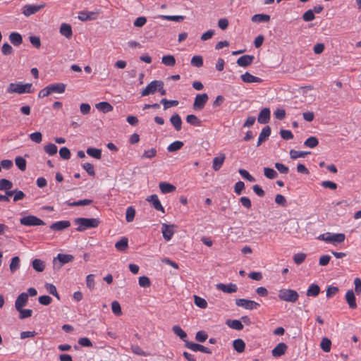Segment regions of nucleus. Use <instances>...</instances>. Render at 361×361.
Wrapping results in <instances>:
<instances>
[{"instance_id":"1","label":"nucleus","mask_w":361,"mask_h":361,"mask_svg":"<svg viewBox=\"0 0 361 361\" xmlns=\"http://www.w3.org/2000/svg\"><path fill=\"white\" fill-rule=\"evenodd\" d=\"M75 224L78 226L76 230L79 232L84 231L89 228H97L99 224V220L95 218H77Z\"/></svg>"},{"instance_id":"2","label":"nucleus","mask_w":361,"mask_h":361,"mask_svg":"<svg viewBox=\"0 0 361 361\" xmlns=\"http://www.w3.org/2000/svg\"><path fill=\"white\" fill-rule=\"evenodd\" d=\"M32 92L31 83L24 84L22 82L10 83L6 89V92L8 94L17 93L22 94L25 93H32Z\"/></svg>"},{"instance_id":"3","label":"nucleus","mask_w":361,"mask_h":361,"mask_svg":"<svg viewBox=\"0 0 361 361\" xmlns=\"http://www.w3.org/2000/svg\"><path fill=\"white\" fill-rule=\"evenodd\" d=\"M279 298L281 300L292 302H295L299 298L298 293L293 289L282 288L279 291Z\"/></svg>"},{"instance_id":"4","label":"nucleus","mask_w":361,"mask_h":361,"mask_svg":"<svg viewBox=\"0 0 361 361\" xmlns=\"http://www.w3.org/2000/svg\"><path fill=\"white\" fill-rule=\"evenodd\" d=\"M20 223L22 225L27 226H42L45 224V223L42 219L32 215H29L21 218L20 219Z\"/></svg>"},{"instance_id":"5","label":"nucleus","mask_w":361,"mask_h":361,"mask_svg":"<svg viewBox=\"0 0 361 361\" xmlns=\"http://www.w3.org/2000/svg\"><path fill=\"white\" fill-rule=\"evenodd\" d=\"M209 97L206 93L197 94L193 103L194 109L202 110L204 107Z\"/></svg>"},{"instance_id":"6","label":"nucleus","mask_w":361,"mask_h":361,"mask_svg":"<svg viewBox=\"0 0 361 361\" xmlns=\"http://www.w3.org/2000/svg\"><path fill=\"white\" fill-rule=\"evenodd\" d=\"M99 14V11H81L78 13V19L82 22L96 20Z\"/></svg>"},{"instance_id":"7","label":"nucleus","mask_w":361,"mask_h":361,"mask_svg":"<svg viewBox=\"0 0 361 361\" xmlns=\"http://www.w3.org/2000/svg\"><path fill=\"white\" fill-rule=\"evenodd\" d=\"M235 304L237 306L242 307L246 310H255L259 306V305L257 302L253 300L243 298L237 299L235 300Z\"/></svg>"},{"instance_id":"8","label":"nucleus","mask_w":361,"mask_h":361,"mask_svg":"<svg viewBox=\"0 0 361 361\" xmlns=\"http://www.w3.org/2000/svg\"><path fill=\"white\" fill-rule=\"evenodd\" d=\"M185 347L194 352L200 351L207 354L212 353V351L209 348L190 341L186 342Z\"/></svg>"},{"instance_id":"9","label":"nucleus","mask_w":361,"mask_h":361,"mask_svg":"<svg viewBox=\"0 0 361 361\" xmlns=\"http://www.w3.org/2000/svg\"><path fill=\"white\" fill-rule=\"evenodd\" d=\"M44 7V4L41 5H31V4H26L23 8V13L28 17L32 14L36 13L38 12L40 9Z\"/></svg>"},{"instance_id":"10","label":"nucleus","mask_w":361,"mask_h":361,"mask_svg":"<svg viewBox=\"0 0 361 361\" xmlns=\"http://www.w3.org/2000/svg\"><path fill=\"white\" fill-rule=\"evenodd\" d=\"M160 81L161 80H153L149 83L148 85L141 92V96L145 97L149 94H154L156 91H157Z\"/></svg>"},{"instance_id":"11","label":"nucleus","mask_w":361,"mask_h":361,"mask_svg":"<svg viewBox=\"0 0 361 361\" xmlns=\"http://www.w3.org/2000/svg\"><path fill=\"white\" fill-rule=\"evenodd\" d=\"M216 289L226 293H233L238 290L236 284L230 283L228 284L217 283L216 285Z\"/></svg>"},{"instance_id":"12","label":"nucleus","mask_w":361,"mask_h":361,"mask_svg":"<svg viewBox=\"0 0 361 361\" xmlns=\"http://www.w3.org/2000/svg\"><path fill=\"white\" fill-rule=\"evenodd\" d=\"M288 345L285 343H279L272 349V356L276 358L280 357L286 353Z\"/></svg>"},{"instance_id":"13","label":"nucleus","mask_w":361,"mask_h":361,"mask_svg":"<svg viewBox=\"0 0 361 361\" xmlns=\"http://www.w3.org/2000/svg\"><path fill=\"white\" fill-rule=\"evenodd\" d=\"M74 257L71 255L68 254H58V255L54 258L53 263L54 267H55L56 265V262L59 261L60 262L59 267H61L62 264L68 263L70 262H72L73 260Z\"/></svg>"},{"instance_id":"14","label":"nucleus","mask_w":361,"mask_h":361,"mask_svg":"<svg viewBox=\"0 0 361 361\" xmlns=\"http://www.w3.org/2000/svg\"><path fill=\"white\" fill-rule=\"evenodd\" d=\"M174 225H168L166 224H162L161 225V233L163 234L164 238L169 241L171 239L172 236L174 234L173 230Z\"/></svg>"},{"instance_id":"15","label":"nucleus","mask_w":361,"mask_h":361,"mask_svg":"<svg viewBox=\"0 0 361 361\" xmlns=\"http://www.w3.org/2000/svg\"><path fill=\"white\" fill-rule=\"evenodd\" d=\"M28 300V294L26 293H20L16 298L15 302V307L17 310H20L27 303Z\"/></svg>"},{"instance_id":"16","label":"nucleus","mask_w":361,"mask_h":361,"mask_svg":"<svg viewBox=\"0 0 361 361\" xmlns=\"http://www.w3.org/2000/svg\"><path fill=\"white\" fill-rule=\"evenodd\" d=\"M146 200L148 201L149 202H150L152 204L153 207L156 210L160 211V212H162L163 213H164V209L162 207V205L158 198V196L157 195H152L147 197Z\"/></svg>"},{"instance_id":"17","label":"nucleus","mask_w":361,"mask_h":361,"mask_svg":"<svg viewBox=\"0 0 361 361\" xmlns=\"http://www.w3.org/2000/svg\"><path fill=\"white\" fill-rule=\"evenodd\" d=\"M255 56L252 55H243L237 59V64L240 67H247L254 61Z\"/></svg>"},{"instance_id":"18","label":"nucleus","mask_w":361,"mask_h":361,"mask_svg":"<svg viewBox=\"0 0 361 361\" xmlns=\"http://www.w3.org/2000/svg\"><path fill=\"white\" fill-rule=\"evenodd\" d=\"M345 298L350 309H355L357 307L356 298L353 290H348L345 293Z\"/></svg>"},{"instance_id":"19","label":"nucleus","mask_w":361,"mask_h":361,"mask_svg":"<svg viewBox=\"0 0 361 361\" xmlns=\"http://www.w3.org/2000/svg\"><path fill=\"white\" fill-rule=\"evenodd\" d=\"M270 114L271 112L269 108L263 109L258 115L257 121L262 124L267 123L269 121Z\"/></svg>"},{"instance_id":"20","label":"nucleus","mask_w":361,"mask_h":361,"mask_svg":"<svg viewBox=\"0 0 361 361\" xmlns=\"http://www.w3.org/2000/svg\"><path fill=\"white\" fill-rule=\"evenodd\" d=\"M70 226L71 223L69 221H59L55 223H53L50 226V228L54 231H59L68 228Z\"/></svg>"},{"instance_id":"21","label":"nucleus","mask_w":361,"mask_h":361,"mask_svg":"<svg viewBox=\"0 0 361 361\" xmlns=\"http://www.w3.org/2000/svg\"><path fill=\"white\" fill-rule=\"evenodd\" d=\"M51 93H63L66 90V85L64 83H52L48 85Z\"/></svg>"},{"instance_id":"22","label":"nucleus","mask_w":361,"mask_h":361,"mask_svg":"<svg viewBox=\"0 0 361 361\" xmlns=\"http://www.w3.org/2000/svg\"><path fill=\"white\" fill-rule=\"evenodd\" d=\"M225 159L226 156L224 154H221L220 156L214 158L212 161V168L215 171H219L221 168Z\"/></svg>"},{"instance_id":"23","label":"nucleus","mask_w":361,"mask_h":361,"mask_svg":"<svg viewBox=\"0 0 361 361\" xmlns=\"http://www.w3.org/2000/svg\"><path fill=\"white\" fill-rule=\"evenodd\" d=\"M159 187L161 192L164 194L173 192L176 189L173 185L166 182H160Z\"/></svg>"},{"instance_id":"24","label":"nucleus","mask_w":361,"mask_h":361,"mask_svg":"<svg viewBox=\"0 0 361 361\" xmlns=\"http://www.w3.org/2000/svg\"><path fill=\"white\" fill-rule=\"evenodd\" d=\"M240 78L244 82L247 83L260 82L262 81L259 78L254 76L248 72L241 75Z\"/></svg>"},{"instance_id":"25","label":"nucleus","mask_w":361,"mask_h":361,"mask_svg":"<svg viewBox=\"0 0 361 361\" xmlns=\"http://www.w3.org/2000/svg\"><path fill=\"white\" fill-rule=\"evenodd\" d=\"M271 134V128L269 126H265L260 133L258 138L257 146H259L262 142L266 140Z\"/></svg>"},{"instance_id":"26","label":"nucleus","mask_w":361,"mask_h":361,"mask_svg":"<svg viewBox=\"0 0 361 361\" xmlns=\"http://www.w3.org/2000/svg\"><path fill=\"white\" fill-rule=\"evenodd\" d=\"M173 332L178 336L183 341L185 342V344L186 342H188L187 341V334L180 328L178 325H175L172 327Z\"/></svg>"},{"instance_id":"27","label":"nucleus","mask_w":361,"mask_h":361,"mask_svg":"<svg viewBox=\"0 0 361 361\" xmlns=\"http://www.w3.org/2000/svg\"><path fill=\"white\" fill-rule=\"evenodd\" d=\"M115 247L118 251L125 252L128 247V239L126 237H123L116 243Z\"/></svg>"},{"instance_id":"28","label":"nucleus","mask_w":361,"mask_h":361,"mask_svg":"<svg viewBox=\"0 0 361 361\" xmlns=\"http://www.w3.org/2000/svg\"><path fill=\"white\" fill-rule=\"evenodd\" d=\"M60 33L68 39L71 38L73 35L71 26L66 23L61 24L60 27Z\"/></svg>"},{"instance_id":"29","label":"nucleus","mask_w":361,"mask_h":361,"mask_svg":"<svg viewBox=\"0 0 361 361\" xmlns=\"http://www.w3.org/2000/svg\"><path fill=\"white\" fill-rule=\"evenodd\" d=\"M170 122L177 131H179L181 129L182 120L178 114H174L170 118Z\"/></svg>"},{"instance_id":"30","label":"nucleus","mask_w":361,"mask_h":361,"mask_svg":"<svg viewBox=\"0 0 361 361\" xmlns=\"http://www.w3.org/2000/svg\"><path fill=\"white\" fill-rule=\"evenodd\" d=\"M9 40L14 46H19L23 42V38L18 32H11L9 35Z\"/></svg>"},{"instance_id":"31","label":"nucleus","mask_w":361,"mask_h":361,"mask_svg":"<svg viewBox=\"0 0 361 361\" xmlns=\"http://www.w3.org/2000/svg\"><path fill=\"white\" fill-rule=\"evenodd\" d=\"M320 293V288L316 283H312L307 290V295L308 297H316Z\"/></svg>"},{"instance_id":"32","label":"nucleus","mask_w":361,"mask_h":361,"mask_svg":"<svg viewBox=\"0 0 361 361\" xmlns=\"http://www.w3.org/2000/svg\"><path fill=\"white\" fill-rule=\"evenodd\" d=\"M92 202H93L92 200L84 199V200H80L74 201V202L68 201L66 202V204L69 207H76V206H87V205L92 204Z\"/></svg>"},{"instance_id":"33","label":"nucleus","mask_w":361,"mask_h":361,"mask_svg":"<svg viewBox=\"0 0 361 361\" xmlns=\"http://www.w3.org/2000/svg\"><path fill=\"white\" fill-rule=\"evenodd\" d=\"M233 346L236 352L241 353L245 350V343L243 339L238 338L233 341Z\"/></svg>"},{"instance_id":"34","label":"nucleus","mask_w":361,"mask_h":361,"mask_svg":"<svg viewBox=\"0 0 361 361\" xmlns=\"http://www.w3.org/2000/svg\"><path fill=\"white\" fill-rule=\"evenodd\" d=\"M96 108L104 113H107L113 110V106L106 102H101L96 104Z\"/></svg>"},{"instance_id":"35","label":"nucleus","mask_w":361,"mask_h":361,"mask_svg":"<svg viewBox=\"0 0 361 361\" xmlns=\"http://www.w3.org/2000/svg\"><path fill=\"white\" fill-rule=\"evenodd\" d=\"M32 268L38 272H42L44 270L45 264L44 262L39 259H35L32 262Z\"/></svg>"},{"instance_id":"36","label":"nucleus","mask_w":361,"mask_h":361,"mask_svg":"<svg viewBox=\"0 0 361 361\" xmlns=\"http://www.w3.org/2000/svg\"><path fill=\"white\" fill-rule=\"evenodd\" d=\"M86 152L88 155L97 159H100L102 157V149H100L88 147Z\"/></svg>"},{"instance_id":"37","label":"nucleus","mask_w":361,"mask_h":361,"mask_svg":"<svg viewBox=\"0 0 361 361\" xmlns=\"http://www.w3.org/2000/svg\"><path fill=\"white\" fill-rule=\"evenodd\" d=\"M270 20V16L267 14H255L252 17V21L254 23L268 22Z\"/></svg>"},{"instance_id":"38","label":"nucleus","mask_w":361,"mask_h":361,"mask_svg":"<svg viewBox=\"0 0 361 361\" xmlns=\"http://www.w3.org/2000/svg\"><path fill=\"white\" fill-rule=\"evenodd\" d=\"M290 157L292 159H297L300 157H305L307 154H310V152H303V151H298L295 149H290Z\"/></svg>"},{"instance_id":"39","label":"nucleus","mask_w":361,"mask_h":361,"mask_svg":"<svg viewBox=\"0 0 361 361\" xmlns=\"http://www.w3.org/2000/svg\"><path fill=\"white\" fill-rule=\"evenodd\" d=\"M331 341L329 338L324 337L322 339L320 347L325 353H329L331 350Z\"/></svg>"},{"instance_id":"40","label":"nucleus","mask_w":361,"mask_h":361,"mask_svg":"<svg viewBox=\"0 0 361 361\" xmlns=\"http://www.w3.org/2000/svg\"><path fill=\"white\" fill-rule=\"evenodd\" d=\"M319 145V140L315 136H310L304 142V145L310 147L314 148Z\"/></svg>"},{"instance_id":"41","label":"nucleus","mask_w":361,"mask_h":361,"mask_svg":"<svg viewBox=\"0 0 361 361\" xmlns=\"http://www.w3.org/2000/svg\"><path fill=\"white\" fill-rule=\"evenodd\" d=\"M183 145L184 144L182 141H179V140L175 141L168 146L167 150L169 152H176V151L180 149L183 147Z\"/></svg>"},{"instance_id":"42","label":"nucleus","mask_w":361,"mask_h":361,"mask_svg":"<svg viewBox=\"0 0 361 361\" xmlns=\"http://www.w3.org/2000/svg\"><path fill=\"white\" fill-rule=\"evenodd\" d=\"M226 324L233 329H235V330H242L243 329V324L241 323L240 321L239 320H237V319H233V320H227L226 322Z\"/></svg>"},{"instance_id":"43","label":"nucleus","mask_w":361,"mask_h":361,"mask_svg":"<svg viewBox=\"0 0 361 361\" xmlns=\"http://www.w3.org/2000/svg\"><path fill=\"white\" fill-rule=\"evenodd\" d=\"M158 18L172 20L176 22H181L185 19V16H166V15H159L157 16Z\"/></svg>"},{"instance_id":"44","label":"nucleus","mask_w":361,"mask_h":361,"mask_svg":"<svg viewBox=\"0 0 361 361\" xmlns=\"http://www.w3.org/2000/svg\"><path fill=\"white\" fill-rule=\"evenodd\" d=\"M13 184L11 180L6 179V178H2L0 180V190L1 191L11 190L13 188Z\"/></svg>"},{"instance_id":"45","label":"nucleus","mask_w":361,"mask_h":361,"mask_svg":"<svg viewBox=\"0 0 361 361\" xmlns=\"http://www.w3.org/2000/svg\"><path fill=\"white\" fill-rule=\"evenodd\" d=\"M161 63L165 66H173L176 64V59L173 55H166L162 57Z\"/></svg>"},{"instance_id":"46","label":"nucleus","mask_w":361,"mask_h":361,"mask_svg":"<svg viewBox=\"0 0 361 361\" xmlns=\"http://www.w3.org/2000/svg\"><path fill=\"white\" fill-rule=\"evenodd\" d=\"M186 121L194 126H200L202 121L194 114L188 115Z\"/></svg>"},{"instance_id":"47","label":"nucleus","mask_w":361,"mask_h":361,"mask_svg":"<svg viewBox=\"0 0 361 361\" xmlns=\"http://www.w3.org/2000/svg\"><path fill=\"white\" fill-rule=\"evenodd\" d=\"M345 236L343 233H334L332 238H331L330 243L336 245L337 243H341L345 240Z\"/></svg>"},{"instance_id":"48","label":"nucleus","mask_w":361,"mask_h":361,"mask_svg":"<svg viewBox=\"0 0 361 361\" xmlns=\"http://www.w3.org/2000/svg\"><path fill=\"white\" fill-rule=\"evenodd\" d=\"M157 151L155 148H151L149 149L145 150L143 154L141 155V159H152L157 156Z\"/></svg>"},{"instance_id":"49","label":"nucleus","mask_w":361,"mask_h":361,"mask_svg":"<svg viewBox=\"0 0 361 361\" xmlns=\"http://www.w3.org/2000/svg\"><path fill=\"white\" fill-rule=\"evenodd\" d=\"M15 163L17 167L22 171L26 169V160L23 157H17L15 159Z\"/></svg>"},{"instance_id":"50","label":"nucleus","mask_w":361,"mask_h":361,"mask_svg":"<svg viewBox=\"0 0 361 361\" xmlns=\"http://www.w3.org/2000/svg\"><path fill=\"white\" fill-rule=\"evenodd\" d=\"M44 149L45 152L50 156H53L57 153V147L53 143L45 145Z\"/></svg>"},{"instance_id":"51","label":"nucleus","mask_w":361,"mask_h":361,"mask_svg":"<svg viewBox=\"0 0 361 361\" xmlns=\"http://www.w3.org/2000/svg\"><path fill=\"white\" fill-rule=\"evenodd\" d=\"M160 103L164 105V109H167L171 106H176L178 104V101L177 100H168L165 98L161 99Z\"/></svg>"},{"instance_id":"52","label":"nucleus","mask_w":361,"mask_h":361,"mask_svg":"<svg viewBox=\"0 0 361 361\" xmlns=\"http://www.w3.org/2000/svg\"><path fill=\"white\" fill-rule=\"evenodd\" d=\"M20 267V258L18 257H13L11 259L10 264V270L12 273H14Z\"/></svg>"},{"instance_id":"53","label":"nucleus","mask_w":361,"mask_h":361,"mask_svg":"<svg viewBox=\"0 0 361 361\" xmlns=\"http://www.w3.org/2000/svg\"><path fill=\"white\" fill-rule=\"evenodd\" d=\"M194 302L197 307L202 309L207 307V302L204 298L197 295H194Z\"/></svg>"},{"instance_id":"54","label":"nucleus","mask_w":361,"mask_h":361,"mask_svg":"<svg viewBox=\"0 0 361 361\" xmlns=\"http://www.w3.org/2000/svg\"><path fill=\"white\" fill-rule=\"evenodd\" d=\"M135 210L133 207H128L126 209V219L127 222H132L135 218Z\"/></svg>"},{"instance_id":"55","label":"nucleus","mask_w":361,"mask_h":361,"mask_svg":"<svg viewBox=\"0 0 361 361\" xmlns=\"http://www.w3.org/2000/svg\"><path fill=\"white\" fill-rule=\"evenodd\" d=\"M274 115L276 119L281 121L286 117V110L283 108L278 107L274 111Z\"/></svg>"},{"instance_id":"56","label":"nucleus","mask_w":361,"mask_h":361,"mask_svg":"<svg viewBox=\"0 0 361 361\" xmlns=\"http://www.w3.org/2000/svg\"><path fill=\"white\" fill-rule=\"evenodd\" d=\"M191 64L193 66H195V67H197V68H200L201 66H202L203 65V59L201 56H199V55H196V56H194L192 59H191Z\"/></svg>"},{"instance_id":"57","label":"nucleus","mask_w":361,"mask_h":361,"mask_svg":"<svg viewBox=\"0 0 361 361\" xmlns=\"http://www.w3.org/2000/svg\"><path fill=\"white\" fill-rule=\"evenodd\" d=\"M315 18L314 11L312 9H309L305 11L302 15V19L305 22H310Z\"/></svg>"},{"instance_id":"58","label":"nucleus","mask_w":361,"mask_h":361,"mask_svg":"<svg viewBox=\"0 0 361 361\" xmlns=\"http://www.w3.org/2000/svg\"><path fill=\"white\" fill-rule=\"evenodd\" d=\"M239 173L241 175V176L246 179L247 180L250 181V182H255V178L251 176L249 172L247 171H246L245 169H239L238 171Z\"/></svg>"},{"instance_id":"59","label":"nucleus","mask_w":361,"mask_h":361,"mask_svg":"<svg viewBox=\"0 0 361 361\" xmlns=\"http://www.w3.org/2000/svg\"><path fill=\"white\" fill-rule=\"evenodd\" d=\"M208 338V334L204 331H199L195 334V340L198 342L203 343Z\"/></svg>"},{"instance_id":"60","label":"nucleus","mask_w":361,"mask_h":361,"mask_svg":"<svg viewBox=\"0 0 361 361\" xmlns=\"http://www.w3.org/2000/svg\"><path fill=\"white\" fill-rule=\"evenodd\" d=\"M20 313L19 318L20 319H24L28 317H30L32 314V310L30 309H23L21 308L20 310H18Z\"/></svg>"},{"instance_id":"61","label":"nucleus","mask_w":361,"mask_h":361,"mask_svg":"<svg viewBox=\"0 0 361 361\" xmlns=\"http://www.w3.org/2000/svg\"><path fill=\"white\" fill-rule=\"evenodd\" d=\"M59 155L62 159L68 160L71 158V154L68 148L63 147L60 149Z\"/></svg>"},{"instance_id":"62","label":"nucleus","mask_w":361,"mask_h":361,"mask_svg":"<svg viewBox=\"0 0 361 361\" xmlns=\"http://www.w3.org/2000/svg\"><path fill=\"white\" fill-rule=\"evenodd\" d=\"M306 258V254L300 252L294 255L293 261L296 264H301Z\"/></svg>"},{"instance_id":"63","label":"nucleus","mask_w":361,"mask_h":361,"mask_svg":"<svg viewBox=\"0 0 361 361\" xmlns=\"http://www.w3.org/2000/svg\"><path fill=\"white\" fill-rule=\"evenodd\" d=\"M279 133L281 137L285 140H288L293 137L292 132L289 130H285L282 128L280 130Z\"/></svg>"},{"instance_id":"64","label":"nucleus","mask_w":361,"mask_h":361,"mask_svg":"<svg viewBox=\"0 0 361 361\" xmlns=\"http://www.w3.org/2000/svg\"><path fill=\"white\" fill-rule=\"evenodd\" d=\"M111 310H112V312L116 315L118 316V315H121L122 314L121 305H120L119 302L118 301H116V300L112 302V303H111Z\"/></svg>"}]
</instances>
